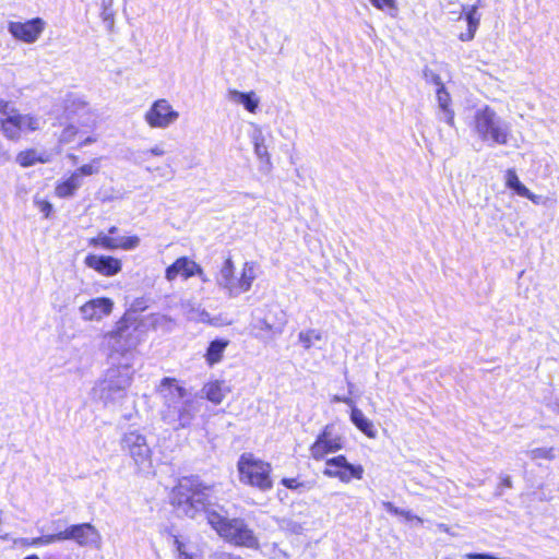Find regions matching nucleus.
<instances>
[{"label": "nucleus", "instance_id": "f257e3e1", "mask_svg": "<svg viewBox=\"0 0 559 559\" xmlns=\"http://www.w3.org/2000/svg\"><path fill=\"white\" fill-rule=\"evenodd\" d=\"M171 503L178 512L194 519L204 512L209 524L221 537L236 546L258 549L260 544L254 532L242 519H227L207 508V493L197 478L183 477L171 492Z\"/></svg>", "mask_w": 559, "mask_h": 559}, {"label": "nucleus", "instance_id": "f03ea898", "mask_svg": "<svg viewBox=\"0 0 559 559\" xmlns=\"http://www.w3.org/2000/svg\"><path fill=\"white\" fill-rule=\"evenodd\" d=\"M158 391L163 397L162 420L175 431L190 428L201 411V401L173 378H164Z\"/></svg>", "mask_w": 559, "mask_h": 559}, {"label": "nucleus", "instance_id": "7ed1b4c3", "mask_svg": "<svg viewBox=\"0 0 559 559\" xmlns=\"http://www.w3.org/2000/svg\"><path fill=\"white\" fill-rule=\"evenodd\" d=\"M132 370L129 364L112 366L106 370L104 377L93 388L94 397L104 405L120 403L127 395L131 383Z\"/></svg>", "mask_w": 559, "mask_h": 559}, {"label": "nucleus", "instance_id": "20e7f679", "mask_svg": "<svg viewBox=\"0 0 559 559\" xmlns=\"http://www.w3.org/2000/svg\"><path fill=\"white\" fill-rule=\"evenodd\" d=\"M474 133L488 145H506L511 136V124L491 107L484 106L475 111Z\"/></svg>", "mask_w": 559, "mask_h": 559}, {"label": "nucleus", "instance_id": "39448f33", "mask_svg": "<svg viewBox=\"0 0 559 559\" xmlns=\"http://www.w3.org/2000/svg\"><path fill=\"white\" fill-rule=\"evenodd\" d=\"M44 123L45 121L41 117L21 114L13 104L0 99V126L7 139L17 141L23 133L40 130Z\"/></svg>", "mask_w": 559, "mask_h": 559}, {"label": "nucleus", "instance_id": "423d86ee", "mask_svg": "<svg viewBox=\"0 0 559 559\" xmlns=\"http://www.w3.org/2000/svg\"><path fill=\"white\" fill-rule=\"evenodd\" d=\"M120 448L132 460L138 474L147 476L154 473L153 451L147 443L145 435L139 429L126 431L120 439Z\"/></svg>", "mask_w": 559, "mask_h": 559}, {"label": "nucleus", "instance_id": "0eeeda50", "mask_svg": "<svg viewBox=\"0 0 559 559\" xmlns=\"http://www.w3.org/2000/svg\"><path fill=\"white\" fill-rule=\"evenodd\" d=\"M255 277L254 262H246L239 276H236L231 259H226L216 276V283L229 297H237L251 288Z\"/></svg>", "mask_w": 559, "mask_h": 559}, {"label": "nucleus", "instance_id": "6e6552de", "mask_svg": "<svg viewBox=\"0 0 559 559\" xmlns=\"http://www.w3.org/2000/svg\"><path fill=\"white\" fill-rule=\"evenodd\" d=\"M239 479L246 485L257 487L262 491L272 488L270 477L271 466L252 454H242L238 461Z\"/></svg>", "mask_w": 559, "mask_h": 559}, {"label": "nucleus", "instance_id": "1a4fd4ad", "mask_svg": "<svg viewBox=\"0 0 559 559\" xmlns=\"http://www.w3.org/2000/svg\"><path fill=\"white\" fill-rule=\"evenodd\" d=\"M56 540H74L81 547H98L102 536L91 523L73 524L56 533Z\"/></svg>", "mask_w": 559, "mask_h": 559}, {"label": "nucleus", "instance_id": "9d476101", "mask_svg": "<svg viewBox=\"0 0 559 559\" xmlns=\"http://www.w3.org/2000/svg\"><path fill=\"white\" fill-rule=\"evenodd\" d=\"M343 437L334 432L333 425H326L310 447V455L313 460H323L328 454L343 449Z\"/></svg>", "mask_w": 559, "mask_h": 559}, {"label": "nucleus", "instance_id": "9b49d317", "mask_svg": "<svg viewBox=\"0 0 559 559\" xmlns=\"http://www.w3.org/2000/svg\"><path fill=\"white\" fill-rule=\"evenodd\" d=\"M179 118L167 99L155 100L150 109L145 112L144 119L151 128L166 129L175 123Z\"/></svg>", "mask_w": 559, "mask_h": 559}, {"label": "nucleus", "instance_id": "f8f14e48", "mask_svg": "<svg viewBox=\"0 0 559 559\" xmlns=\"http://www.w3.org/2000/svg\"><path fill=\"white\" fill-rule=\"evenodd\" d=\"M252 316V326L254 330L259 331L260 337L280 335L287 323L286 314L283 310L274 311V321H271L270 316H266L263 309L260 308L255 309Z\"/></svg>", "mask_w": 559, "mask_h": 559}, {"label": "nucleus", "instance_id": "ddd939ff", "mask_svg": "<svg viewBox=\"0 0 559 559\" xmlns=\"http://www.w3.org/2000/svg\"><path fill=\"white\" fill-rule=\"evenodd\" d=\"M323 474L328 477L338 478L343 483H349L352 478L361 479L364 468L361 465H353L344 455H338L326 461Z\"/></svg>", "mask_w": 559, "mask_h": 559}, {"label": "nucleus", "instance_id": "4468645a", "mask_svg": "<svg viewBox=\"0 0 559 559\" xmlns=\"http://www.w3.org/2000/svg\"><path fill=\"white\" fill-rule=\"evenodd\" d=\"M131 326L126 318L117 322L116 329L109 332L105 338L108 346L117 353H127L136 345V338L132 335Z\"/></svg>", "mask_w": 559, "mask_h": 559}, {"label": "nucleus", "instance_id": "2eb2a0df", "mask_svg": "<svg viewBox=\"0 0 559 559\" xmlns=\"http://www.w3.org/2000/svg\"><path fill=\"white\" fill-rule=\"evenodd\" d=\"M45 29V22L40 17H35L26 22H9L8 31L21 41L35 43Z\"/></svg>", "mask_w": 559, "mask_h": 559}, {"label": "nucleus", "instance_id": "dca6fc26", "mask_svg": "<svg viewBox=\"0 0 559 559\" xmlns=\"http://www.w3.org/2000/svg\"><path fill=\"white\" fill-rule=\"evenodd\" d=\"M114 302L106 297L91 299L80 307L81 317L86 321L102 320L111 313Z\"/></svg>", "mask_w": 559, "mask_h": 559}, {"label": "nucleus", "instance_id": "f3484780", "mask_svg": "<svg viewBox=\"0 0 559 559\" xmlns=\"http://www.w3.org/2000/svg\"><path fill=\"white\" fill-rule=\"evenodd\" d=\"M84 263L104 276H114L121 271V261L114 257L88 254Z\"/></svg>", "mask_w": 559, "mask_h": 559}, {"label": "nucleus", "instance_id": "a211bd4d", "mask_svg": "<svg viewBox=\"0 0 559 559\" xmlns=\"http://www.w3.org/2000/svg\"><path fill=\"white\" fill-rule=\"evenodd\" d=\"M178 275L189 278L193 275H202V267L187 257L177 259L166 269V278L174 281Z\"/></svg>", "mask_w": 559, "mask_h": 559}, {"label": "nucleus", "instance_id": "6ab92c4d", "mask_svg": "<svg viewBox=\"0 0 559 559\" xmlns=\"http://www.w3.org/2000/svg\"><path fill=\"white\" fill-rule=\"evenodd\" d=\"M98 242L99 247L107 250H132L135 249L140 245V238L138 236H128V237H118L112 238L103 233L98 234Z\"/></svg>", "mask_w": 559, "mask_h": 559}, {"label": "nucleus", "instance_id": "aec40b11", "mask_svg": "<svg viewBox=\"0 0 559 559\" xmlns=\"http://www.w3.org/2000/svg\"><path fill=\"white\" fill-rule=\"evenodd\" d=\"M229 392L230 389L224 381L215 380L203 385L201 390V397H205L213 404L218 405Z\"/></svg>", "mask_w": 559, "mask_h": 559}, {"label": "nucleus", "instance_id": "412c9836", "mask_svg": "<svg viewBox=\"0 0 559 559\" xmlns=\"http://www.w3.org/2000/svg\"><path fill=\"white\" fill-rule=\"evenodd\" d=\"M227 98L229 102L235 104H241L249 112L252 114L255 112L260 103V99L253 91L243 93L237 90H229Z\"/></svg>", "mask_w": 559, "mask_h": 559}, {"label": "nucleus", "instance_id": "4be33fe9", "mask_svg": "<svg viewBox=\"0 0 559 559\" xmlns=\"http://www.w3.org/2000/svg\"><path fill=\"white\" fill-rule=\"evenodd\" d=\"M464 15L467 22V32L461 33L459 38L462 41H469L475 37L476 31L480 23V13L478 12V5H467Z\"/></svg>", "mask_w": 559, "mask_h": 559}, {"label": "nucleus", "instance_id": "5701e85b", "mask_svg": "<svg viewBox=\"0 0 559 559\" xmlns=\"http://www.w3.org/2000/svg\"><path fill=\"white\" fill-rule=\"evenodd\" d=\"M437 100L440 109V120H443L449 126L454 124V111L450 108L451 97L444 86L438 87Z\"/></svg>", "mask_w": 559, "mask_h": 559}, {"label": "nucleus", "instance_id": "b1692460", "mask_svg": "<svg viewBox=\"0 0 559 559\" xmlns=\"http://www.w3.org/2000/svg\"><path fill=\"white\" fill-rule=\"evenodd\" d=\"M506 183L507 187L512 189L520 197L526 198L534 203H538V198L534 193H532L519 179L515 170L508 169L506 174Z\"/></svg>", "mask_w": 559, "mask_h": 559}, {"label": "nucleus", "instance_id": "393cba45", "mask_svg": "<svg viewBox=\"0 0 559 559\" xmlns=\"http://www.w3.org/2000/svg\"><path fill=\"white\" fill-rule=\"evenodd\" d=\"M350 420L359 429L362 433H365L369 438L377 437V430L370 419H368L361 409L356 406H352L350 411Z\"/></svg>", "mask_w": 559, "mask_h": 559}, {"label": "nucleus", "instance_id": "a878e982", "mask_svg": "<svg viewBox=\"0 0 559 559\" xmlns=\"http://www.w3.org/2000/svg\"><path fill=\"white\" fill-rule=\"evenodd\" d=\"M252 142L254 146V154L257 155L258 159L262 163H265L267 168L270 169L272 166L271 157L267 151V146L265 144V138L260 130L253 133Z\"/></svg>", "mask_w": 559, "mask_h": 559}, {"label": "nucleus", "instance_id": "bb28decb", "mask_svg": "<svg viewBox=\"0 0 559 559\" xmlns=\"http://www.w3.org/2000/svg\"><path fill=\"white\" fill-rule=\"evenodd\" d=\"M82 186V179H79L76 175L72 173V175L60 182L56 187V195L59 198H70L74 195L75 191Z\"/></svg>", "mask_w": 559, "mask_h": 559}, {"label": "nucleus", "instance_id": "cd10ccee", "mask_svg": "<svg viewBox=\"0 0 559 559\" xmlns=\"http://www.w3.org/2000/svg\"><path fill=\"white\" fill-rule=\"evenodd\" d=\"M228 345V341L214 340L210 343L205 358L210 366H213L222 360L223 353Z\"/></svg>", "mask_w": 559, "mask_h": 559}, {"label": "nucleus", "instance_id": "c85d7f7f", "mask_svg": "<svg viewBox=\"0 0 559 559\" xmlns=\"http://www.w3.org/2000/svg\"><path fill=\"white\" fill-rule=\"evenodd\" d=\"M323 337L324 335L321 330L308 329L299 332L298 342L301 344L304 349L309 350L314 347L318 342H321Z\"/></svg>", "mask_w": 559, "mask_h": 559}, {"label": "nucleus", "instance_id": "c756f323", "mask_svg": "<svg viewBox=\"0 0 559 559\" xmlns=\"http://www.w3.org/2000/svg\"><path fill=\"white\" fill-rule=\"evenodd\" d=\"M56 533L55 534H45L36 538H19L16 539V545L22 547L29 546H43L56 543Z\"/></svg>", "mask_w": 559, "mask_h": 559}, {"label": "nucleus", "instance_id": "7c9ffc66", "mask_svg": "<svg viewBox=\"0 0 559 559\" xmlns=\"http://www.w3.org/2000/svg\"><path fill=\"white\" fill-rule=\"evenodd\" d=\"M382 506L383 508L391 514H394V515H402L405 518L406 521H416L418 524H423V519L417 516V515H414L411 511L408 510H403V509H400L397 507H395L392 502L390 501H383L382 502Z\"/></svg>", "mask_w": 559, "mask_h": 559}, {"label": "nucleus", "instance_id": "2f4dec72", "mask_svg": "<svg viewBox=\"0 0 559 559\" xmlns=\"http://www.w3.org/2000/svg\"><path fill=\"white\" fill-rule=\"evenodd\" d=\"M526 455L533 461H538V460L552 461L556 457L554 448H535V449L528 450L526 452Z\"/></svg>", "mask_w": 559, "mask_h": 559}, {"label": "nucleus", "instance_id": "473e14b6", "mask_svg": "<svg viewBox=\"0 0 559 559\" xmlns=\"http://www.w3.org/2000/svg\"><path fill=\"white\" fill-rule=\"evenodd\" d=\"M84 133H86L85 130H83V129L79 128L78 126L71 123V124L67 126L62 130V132L60 134V138H59V141L61 143L67 144V143H70V142L74 141L78 135L81 136Z\"/></svg>", "mask_w": 559, "mask_h": 559}, {"label": "nucleus", "instance_id": "72a5a7b5", "mask_svg": "<svg viewBox=\"0 0 559 559\" xmlns=\"http://www.w3.org/2000/svg\"><path fill=\"white\" fill-rule=\"evenodd\" d=\"M38 160H39V158H38L35 150L23 151V152L19 153L16 156V162L22 167H29Z\"/></svg>", "mask_w": 559, "mask_h": 559}, {"label": "nucleus", "instance_id": "f704fd0d", "mask_svg": "<svg viewBox=\"0 0 559 559\" xmlns=\"http://www.w3.org/2000/svg\"><path fill=\"white\" fill-rule=\"evenodd\" d=\"M174 546L178 552V559H201L199 556L190 554L187 544L179 537L174 535Z\"/></svg>", "mask_w": 559, "mask_h": 559}, {"label": "nucleus", "instance_id": "c9c22d12", "mask_svg": "<svg viewBox=\"0 0 559 559\" xmlns=\"http://www.w3.org/2000/svg\"><path fill=\"white\" fill-rule=\"evenodd\" d=\"M99 158L93 159L91 164H85L79 167L73 174L78 176L79 179H82L83 176H92L97 174L99 170Z\"/></svg>", "mask_w": 559, "mask_h": 559}, {"label": "nucleus", "instance_id": "e433bc0d", "mask_svg": "<svg viewBox=\"0 0 559 559\" xmlns=\"http://www.w3.org/2000/svg\"><path fill=\"white\" fill-rule=\"evenodd\" d=\"M282 485L288 489L296 490L298 492H304L308 489L305 483L299 481L297 478H283L281 480Z\"/></svg>", "mask_w": 559, "mask_h": 559}, {"label": "nucleus", "instance_id": "4c0bfd02", "mask_svg": "<svg viewBox=\"0 0 559 559\" xmlns=\"http://www.w3.org/2000/svg\"><path fill=\"white\" fill-rule=\"evenodd\" d=\"M370 2L379 10H389L391 15L397 10L395 0H370Z\"/></svg>", "mask_w": 559, "mask_h": 559}, {"label": "nucleus", "instance_id": "58836bf2", "mask_svg": "<svg viewBox=\"0 0 559 559\" xmlns=\"http://www.w3.org/2000/svg\"><path fill=\"white\" fill-rule=\"evenodd\" d=\"M189 319L199 322L211 323L210 313L204 309H192L191 313L189 314Z\"/></svg>", "mask_w": 559, "mask_h": 559}, {"label": "nucleus", "instance_id": "ea45409f", "mask_svg": "<svg viewBox=\"0 0 559 559\" xmlns=\"http://www.w3.org/2000/svg\"><path fill=\"white\" fill-rule=\"evenodd\" d=\"M424 78L427 82L432 83L438 87L444 86L439 74L435 73L430 69L424 70Z\"/></svg>", "mask_w": 559, "mask_h": 559}, {"label": "nucleus", "instance_id": "a19ab883", "mask_svg": "<svg viewBox=\"0 0 559 559\" xmlns=\"http://www.w3.org/2000/svg\"><path fill=\"white\" fill-rule=\"evenodd\" d=\"M35 204L37 205L38 210L45 215V217H48L52 211L51 203L46 200H35Z\"/></svg>", "mask_w": 559, "mask_h": 559}, {"label": "nucleus", "instance_id": "79ce46f5", "mask_svg": "<svg viewBox=\"0 0 559 559\" xmlns=\"http://www.w3.org/2000/svg\"><path fill=\"white\" fill-rule=\"evenodd\" d=\"M453 5H454V8L449 11V14H451L454 17H456L457 20H460L462 17V15L465 13L467 5H464V4H453Z\"/></svg>", "mask_w": 559, "mask_h": 559}, {"label": "nucleus", "instance_id": "37998d69", "mask_svg": "<svg viewBox=\"0 0 559 559\" xmlns=\"http://www.w3.org/2000/svg\"><path fill=\"white\" fill-rule=\"evenodd\" d=\"M214 559H242V557L229 552H217L215 554Z\"/></svg>", "mask_w": 559, "mask_h": 559}, {"label": "nucleus", "instance_id": "c03bdc74", "mask_svg": "<svg viewBox=\"0 0 559 559\" xmlns=\"http://www.w3.org/2000/svg\"><path fill=\"white\" fill-rule=\"evenodd\" d=\"M152 155L150 154V151L148 150H145V151H140L138 152L136 154V160L139 163H145L150 159Z\"/></svg>", "mask_w": 559, "mask_h": 559}, {"label": "nucleus", "instance_id": "a18cd8bd", "mask_svg": "<svg viewBox=\"0 0 559 559\" xmlns=\"http://www.w3.org/2000/svg\"><path fill=\"white\" fill-rule=\"evenodd\" d=\"M466 559H490L491 557L486 555V554H477V552H472V554H466L464 556Z\"/></svg>", "mask_w": 559, "mask_h": 559}, {"label": "nucleus", "instance_id": "49530a36", "mask_svg": "<svg viewBox=\"0 0 559 559\" xmlns=\"http://www.w3.org/2000/svg\"><path fill=\"white\" fill-rule=\"evenodd\" d=\"M150 154L154 156H163L165 154L164 148L160 145H155L154 147L150 148Z\"/></svg>", "mask_w": 559, "mask_h": 559}, {"label": "nucleus", "instance_id": "de8ad7c7", "mask_svg": "<svg viewBox=\"0 0 559 559\" xmlns=\"http://www.w3.org/2000/svg\"><path fill=\"white\" fill-rule=\"evenodd\" d=\"M96 141H97V138H96V136H94V135H88V136L84 138V139L80 142V144H79V145H80V146H86V145L92 144V143H94V142H96Z\"/></svg>", "mask_w": 559, "mask_h": 559}, {"label": "nucleus", "instance_id": "09e8293b", "mask_svg": "<svg viewBox=\"0 0 559 559\" xmlns=\"http://www.w3.org/2000/svg\"><path fill=\"white\" fill-rule=\"evenodd\" d=\"M333 401L334 402H342V403H345V404H347L349 406H353V401L349 397H342V396H338V395H334Z\"/></svg>", "mask_w": 559, "mask_h": 559}, {"label": "nucleus", "instance_id": "8fccbe9b", "mask_svg": "<svg viewBox=\"0 0 559 559\" xmlns=\"http://www.w3.org/2000/svg\"><path fill=\"white\" fill-rule=\"evenodd\" d=\"M501 485L510 488L512 486L510 476H504L501 478Z\"/></svg>", "mask_w": 559, "mask_h": 559}, {"label": "nucleus", "instance_id": "3c124183", "mask_svg": "<svg viewBox=\"0 0 559 559\" xmlns=\"http://www.w3.org/2000/svg\"><path fill=\"white\" fill-rule=\"evenodd\" d=\"M275 310H281V309L277 308V307H270L269 310H267V313H265L266 316H270L271 321L275 320V317H274V311Z\"/></svg>", "mask_w": 559, "mask_h": 559}, {"label": "nucleus", "instance_id": "603ef678", "mask_svg": "<svg viewBox=\"0 0 559 559\" xmlns=\"http://www.w3.org/2000/svg\"><path fill=\"white\" fill-rule=\"evenodd\" d=\"M289 528L294 532V533H299L301 531V526L298 524V523H289Z\"/></svg>", "mask_w": 559, "mask_h": 559}, {"label": "nucleus", "instance_id": "864d4df0", "mask_svg": "<svg viewBox=\"0 0 559 559\" xmlns=\"http://www.w3.org/2000/svg\"><path fill=\"white\" fill-rule=\"evenodd\" d=\"M60 524H61V520H58V521H53L51 523V526H52L53 530H59L61 527Z\"/></svg>", "mask_w": 559, "mask_h": 559}, {"label": "nucleus", "instance_id": "5fc2aeb1", "mask_svg": "<svg viewBox=\"0 0 559 559\" xmlns=\"http://www.w3.org/2000/svg\"><path fill=\"white\" fill-rule=\"evenodd\" d=\"M90 245L95 246V247H99L98 236H97V237H95V238H92V239L90 240Z\"/></svg>", "mask_w": 559, "mask_h": 559}, {"label": "nucleus", "instance_id": "6e6d98bb", "mask_svg": "<svg viewBox=\"0 0 559 559\" xmlns=\"http://www.w3.org/2000/svg\"><path fill=\"white\" fill-rule=\"evenodd\" d=\"M118 231V228L116 226H111L109 229H108V234L109 235H114Z\"/></svg>", "mask_w": 559, "mask_h": 559}, {"label": "nucleus", "instance_id": "4d7b16f0", "mask_svg": "<svg viewBox=\"0 0 559 559\" xmlns=\"http://www.w3.org/2000/svg\"><path fill=\"white\" fill-rule=\"evenodd\" d=\"M24 559H39V557L37 555H29V556L25 557Z\"/></svg>", "mask_w": 559, "mask_h": 559}, {"label": "nucleus", "instance_id": "13d9d810", "mask_svg": "<svg viewBox=\"0 0 559 559\" xmlns=\"http://www.w3.org/2000/svg\"><path fill=\"white\" fill-rule=\"evenodd\" d=\"M146 170H147V171H150V173H154V171H158V170H159V168L153 169V168H151V167H146Z\"/></svg>", "mask_w": 559, "mask_h": 559}, {"label": "nucleus", "instance_id": "bf43d9fd", "mask_svg": "<svg viewBox=\"0 0 559 559\" xmlns=\"http://www.w3.org/2000/svg\"><path fill=\"white\" fill-rule=\"evenodd\" d=\"M83 127L87 128V129H93L94 128V122L91 123V124H84Z\"/></svg>", "mask_w": 559, "mask_h": 559}, {"label": "nucleus", "instance_id": "052dcab7", "mask_svg": "<svg viewBox=\"0 0 559 559\" xmlns=\"http://www.w3.org/2000/svg\"><path fill=\"white\" fill-rule=\"evenodd\" d=\"M332 468V472H342V468L340 467H331Z\"/></svg>", "mask_w": 559, "mask_h": 559}, {"label": "nucleus", "instance_id": "680f3d73", "mask_svg": "<svg viewBox=\"0 0 559 559\" xmlns=\"http://www.w3.org/2000/svg\"><path fill=\"white\" fill-rule=\"evenodd\" d=\"M203 282H206L207 278L204 276V273L202 272V275H199Z\"/></svg>", "mask_w": 559, "mask_h": 559}, {"label": "nucleus", "instance_id": "e2e57ef3", "mask_svg": "<svg viewBox=\"0 0 559 559\" xmlns=\"http://www.w3.org/2000/svg\"><path fill=\"white\" fill-rule=\"evenodd\" d=\"M440 528H442L443 531H447V528H445V525H444V524H441V525H440Z\"/></svg>", "mask_w": 559, "mask_h": 559}]
</instances>
